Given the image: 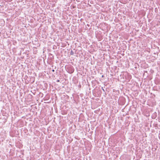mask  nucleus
Here are the masks:
<instances>
[{"label":"nucleus","mask_w":160,"mask_h":160,"mask_svg":"<svg viewBox=\"0 0 160 160\" xmlns=\"http://www.w3.org/2000/svg\"><path fill=\"white\" fill-rule=\"evenodd\" d=\"M52 71L53 72H54L55 71V70L54 69L52 70Z\"/></svg>","instance_id":"nucleus-4"},{"label":"nucleus","mask_w":160,"mask_h":160,"mask_svg":"<svg viewBox=\"0 0 160 160\" xmlns=\"http://www.w3.org/2000/svg\"><path fill=\"white\" fill-rule=\"evenodd\" d=\"M60 82V80H58L57 81V82Z\"/></svg>","instance_id":"nucleus-3"},{"label":"nucleus","mask_w":160,"mask_h":160,"mask_svg":"<svg viewBox=\"0 0 160 160\" xmlns=\"http://www.w3.org/2000/svg\"><path fill=\"white\" fill-rule=\"evenodd\" d=\"M102 90L104 91V92H105V90H104V89L102 87Z\"/></svg>","instance_id":"nucleus-2"},{"label":"nucleus","mask_w":160,"mask_h":160,"mask_svg":"<svg viewBox=\"0 0 160 160\" xmlns=\"http://www.w3.org/2000/svg\"><path fill=\"white\" fill-rule=\"evenodd\" d=\"M73 52L72 51L71 52V55H73Z\"/></svg>","instance_id":"nucleus-1"}]
</instances>
